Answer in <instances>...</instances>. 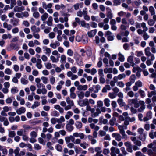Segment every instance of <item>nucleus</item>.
I'll return each mask as SVG.
<instances>
[{"label": "nucleus", "mask_w": 156, "mask_h": 156, "mask_svg": "<svg viewBox=\"0 0 156 156\" xmlns=\"http://www.w3.org/2000/svg\"><path fill=\"white\" fill-rule=\"evenodd\" d=\"M144 51L145 55L148 57H151L150 59H148L146 62V63L147 66H150L151 64V60L153 61L155 59L154 55L150 52V47H147Z\"/></svg>", "instance_id": "f257e3e1"}, {"label": "nucleus", "mask_w": 156, "mask_h": 156, "mask_svg": "<svg viewBox=\"0 0 156 156\" xmlns=\"http://www.w3.org/2000/svg\"><path fill=\"white\" fill-rule=\"evenodd\" d=\"M118 127L120 134L122 135V139H127V136L124 130L127 129V126L124 125H119Z\"/></svg>", "instance_id": "f03ea898"}, {"label": "nucleus", "mask_w": 156, "mask_h": 156, "mask_svg": "<svg viewBox=\"0 0 156 156\" xmlns=\"http://www.w3.org/2000/svg\"><path fill=\"white\" fill-rule=\"evenodd\" d=\"M66 101L68 105L65 107L64 109L66 111H67L71 108L74 105V103L73 101L69 97L66 98Z\"/></svg>", "instance_id": "7ed1b4c3"}, {"label": "nucleus", "mask_w": 156, "mask_h": 156, "mask_svg": "<svg viewBox=\"0 0 156 156\" xmlns=\"http://www.w3.org/2000/svg\"><path fill=\"white\" fill-rule=\"evenodd\" d=\"M85 136V134L83 133L75 132L73 133L72 136H73V139L74 138V137L76 138L79 137L80 139H84Z\"/></svg>", "instance_id": "20e7f679"}, {"label": "nucleus", "mask_w": 156, "mask_h": 156, "mask_svg": "<svg viewBox=\"0 0 156 156\" xmlns=\"http://www.w3.org/2000/svg\"><path fill=\"white\" fill-rule=\"evenodd\" d=\"M81 56L77 52H75L74 54V58L77 63L79 65L81 66L82 64L81 61L80 62V59Z\"/></svg>", "instance_id": "39448f33"}, {"label": "nucleus", "mask_w": 156, "mask_h": 156, "mask_svg": "<svg viewBox=\"0 0 156 156\" xmlns=\"http://www.w3.org/2000/svg\"><path fill=\"white\" fill-rule=\"evenodd\" d=\"M10 110V107L8 106H5L2 108V110L1 111L0 114L2 116H6L7 115L6 113Z\"/></svg>", "instance_id": "423d86ee"}, {"label": "nucleus", "mask_w": 156, "mask_h": 156, "mask_svg": "<svg viewBox=\"0 0 156 156\" xmlns=\"http://www.w3.org/2000/svg\"><path fill=\"white\" fill-rule=\"evenodd\" d=\"M112 137L114 138L115 140L118 141H120L121 140V137L119 133H114L112 134Z\"/></svg>", "instance_id": "0eeeda50"}, {"label": "nucleus", "mask_w": 156, "mask_h": 156, "mask_svg": "<svg viewBox=\"0 0 156 156\" xmlns=\"http://www.w3.org/2000/svg\"><path fill=\"white\" fill-rule=\"evenodd\" d=\"M26 111V108L23 107H21L16 111V113L19 115L23 114Z\"/></svg>", "instance_id": "6e6552de"}, {"label": "nucleus", "mask_w": 156, "mask_h": 156, "mask_svg": "<svg viewBox=\"0 0 156 156\" xmlns=\"http://www.w3.org/2000/svg\"><path fill=\"white\" fill-rule=\"evenodd\" d=\"M60 43L59 42L56 41L54 43H51L50 44V46L53 49H55L57 47L59 46Z\"/></svg>", "instance_id": "1a4fd4ad"}, {"label": "nucleus", "mask_w": 156, "mask_h": 156, "mask_svg": "<svg viewBox=\"0 0 156 156\" xmlns=\"http://www.w3.org/2000/svg\"><path fill=\"white\" fill-rule=\"evenodd\" d=\"M97 31L96 29L92 30L88 32L87 35L90 37H92L95 36Z\"/></svg>", "instance_id": "9d476101"}, {"label": "nucleus", "mask_w": 156, "mask_h": 156, "mask_svg": "<svg viewBox=\"0 0 156 156\" xmlns=\"http://www.w3.org/2000/svg\"><path fill=\"white\" fill-rule=\"evenodd\" d=\"M111 153L119 154L120 153V150L119 148L115 147H112L110 149Z\"/></svg>", "instance_id": "9b49d317"}, {"label": "nucleus", "mask_w": 156, "mask_h": 156, "mask_svg": "<svg viewBox=\"0 0 156 156\" xmlns=\"http://www.w3.org/2000/svg\"><path fill=\"white\" fill-rule=\"evenodd\" d=\"M41 62L42 61L40 59L38 58L37 59L36 66L39 69H41L42 67L43 66L41 64Z\"/></svg>", "instance_id": "f8f14e48"}, {"label": "nucleus", "mask_w": 156, "mask_h": 156, "mask_svg": "<svg viewBox=\"0 0 156 156\" xmlns=\"http://www.w3.org/2000/svg\"><path fill=\"white\" fill-rule=\"evenodd\" d=\"M116 119L114 117H112L109 120V124L111 126H113L115 124H117L116 123Z\"/></svg>", "instance_id": "ddd939ff"}, {"label": "nucleus", "mask_w": 156, "mask_h": 156, "mask_svg": "<svg viewBox=\"0 0 156 156\" xmlns=\"http://www.w3.org/2000/svg\"><path fill=\"white\" fill-rule=\"evenodd\" d=\"M31 30L33 33H37L39 32L40 30V29L39 27H37L35 25H33L31 27Z\"/></svg>", "instance_id": "4468645a"}, {"label": "nucleus", "mask_w": 156, "mask_h": 156, "mask_svg": "<svg viewBox=\"0 0 156 156\" xmlns=\"http://www.w3.org/2000/svg\"><path fill=\"white\" fill-rule=\"evenodd\" d=\"M83 2L77 3L73 5V7L75 10H77L79 9V7L82 8L83 7Z\"/></svg>", "instance_id": "2eb2a0df"}, {"label": "nucleus", "mask_w": 156, "mask_h": 156, "mask_svg": "<svg viewBox=\"0 0 156 156\" xmlns=\"http://www.w3.org/2000/svg\"><path fill=\"white\" fill-rule=\"evenodd\" d=\"M101 113V111L99 108H97L96 109V112L92 114V116L95 117L99 116V114Z\"/></svg>", "instance_id": "dca6fc26"}, {"label": "nucleus", "mask_w": 156, "mask_h": 156, "mask_svg": "<svg viewBox=\"0 0 156 156\" xmlns=\"http://www.w3.org/2000/svg\"><path fill=\"white\" fill-rule=\"evenodd\" d=\"M88 88V86L87 85H80L79 87L77 88V89L79 90H83L85 91Z\"/></svg>", "instance_id": "f3484780"}, {"label": "nucleus", "mask_w": 156, "mask_h": 156, "mask_svg": "<svg viewBox=\"0 0 156 156\" xmlns=\"http://www.w3.org/2000/svg\"><path fill=\"white\" fill-rule=\"evenodd\" d=\"M66 56L64 54L60 56V62L63 64L66 62Z\"/></svg>", "instance_id": "a211bd4d"}, {"label": "nucleus", "mask_w": 156, "mask_h": 156, "mask_svg": "<svg viewBox=\"0 0 156 156\" xmlns=\"http://www.w3.org/2000/svg\"><path fill=\"white\" fill-rule=\"evenodd\" d=\"M133 57L132 56H129L127 59V61L130 63L132 66H133L135 63L133 62Z\"/></svg>", "instance_id": "6ab92c4d"}, {"label": "nucleus", "mask_w": 156, "mask_h": 156, "mask_svg": "<svg viewBox=\"0 0 156 156\" xmlns=\"http://www.w3.org/2000/svg\"><path fill=\"white\" fill-rule=\"evenodd\" d=\"M3 27L7 29V30L9 31L12 28V26L11 25L8 24L6 22H4L3 23Z\"/></svg>", "instance_id": "aec40b11"}, {"label": "nucleus", "mask_w": 156, "mask_h": 156, "mask_svg": "<svg viewBox=\"0 0 156 156\" xmlns=\"http://www.w3.org/2000/svg\"><path fill=\"white\" fill-rule=\"evenodd\" d=\"M26 78L22 77L20 79V82L23 85H27L28 83V80L27 79V76H25Z\"/></svg>", "instance_id": "412c9836"}, {"label": "nucleus", "mask_w": 156, "mask_h": 156, "mask_svg": "<svg viewBox=\"0 0 156 156\" xmlns=\"http://www.w3.org/2000/svg\"><path fill=\"white\" fill-rule=\"evenodd\" d=\"M75 125L76 128L77 129L82 128L83 125L82 123L80 121H76L75 123Z\"/></svg>", "instance_id": "4be33fe9"}, {"label": "nucleus", "mask_w": 156, "mask_h": 156, "mask_svg": "<svg viewBox=\"0 0 156 156\" xmlns=\"http://www.w3.org/2000/svg\"><path fill=\"white\" fill-rule=\"evenodd\" d=\"M52 17L50 16L48 17V20L46 22L47 24L49 26H51L52 25Z\"/></svg>", "instance_id": "5701e85b"}, {"label": "nucleus", "mask_w": 156, "mask_h": 156, "mask_svg": "<svg viewBox=\"0 0 156 156\" xmlns=\"http://www.w3.org/2000/svg\"><path fill=\"white\" fill-rule=\"evenodd\" d=\"M99 122L100 123H101V124L103 123L104 124H106L108 122V120L106 119H104L103 117L102 116H101L99 117Z\"/></svg>", "instance_id": "b1692460"}, {"label": "nucleus", "mask_w": 156, "mask_h": 156, "mask_svg": "<svg viewBox=\"0 0 156 156\" xmlns=\"http://www.w3.org/2000/svg\"><path fill=\"white\" fill-rule=\"evenodd\" d=\"M80 146L83 149H85L88 147L89 144L85 142H83L81 143Z\"/></svg>", "instance_id": "393cba45"}, {"label": "nucleus", "mask_w": 156, "mask_h": 156, "mask_svg": "<svg viewBox=\"0 0 156 156\" xmlns=\"http://www.w3.org/2000/svg\"><path fill=\"white\" fill-rule=\"evenodd\" d=\"M147 133H144L142 135H139L138 138L142 141H144L146 139Z\"/></svg>", "instance_id": "a878e982"}, {"label": "nucleus", "mask_w": 156, "mask_h": 156, "mask_svg": "<svg viewBox=\"0 0 156 156\" xmlns=\"http://www.w3.org/2000/svg\"><path fill=\"white\" fill-rule=\"evenodd\" d=\"M50 59L53 63H57L59 61V59L56 58L55 56L51 55L50 56Z\"/></svg>", "instance_id": "bb28decb"}, {"label": "nucleus", "mask_w": 156, "mask_h": 156, "mask_svg": "<svg viewBox=\"0 0 156 156\" xmlns=\"http://www.w3.org/2000/svg\"><path fill=\"white\" fill-rule=\"evenodd\" d=\"M12 37V35L10 34H4L2 36V38L4 40H6L8 38L10 39Z\"/></svg>", "instance_id": "cd10ccee"}, {"label": "nucleus", "mask_w": 156, "mask_h": 156, "mask_svg": "<svg viewBox=\"0 0 156 156\" xmlns=\"http://www.w3.org/2000/svg\"><path fill=\"white\" fill-rule=\"evenodd\" d=\"M101 86L99 85L93 86V89H94V93H97L101 89Z\"/></svg>", "instance_id": "c85d7f7f"}, {"label": "nucleus", "mask_w": 156, "mask_h": 156, "mask_svg": "<svg viewBox=\"0 0 156 156\" xmlns=\"http://www.w3.org/2000/svg\"><path fill=\"white\" fill-rule=\"evenodd\" d=\"M117 102L120 107H123L125 105V103L123 101V99L122 98L118 99Z\"/></svg>", "instance_id": "c756f323"}, {"label": "nucleus", "mask_w": 156, "mask_h": 156, "mask_svg": "<svg viewBox=\"0 0 156 156\" xmlns=\"http://www.w3.org/2000/svg\"><path fill=\"white\" fill-rule=\"evenodd\" d=\"M48 14L46 13L45 12L41 16V20L44 22L48 18Z\"/></svg>", "instance_id": "7c9ffc66"}, {"label": "nucleus", "mask_w": 156, "mask_h": 156, "mask_svg": "<svg viewBox=\"0 0 156 156\" xmlns=\"http://www.w3.org/2000/svg\"><path fill=\"white\" fill-rule=\"evenodd\" d=\"M66 127L67 130L69 132H71L73 129V126L69 124H67Z\"/></svg>", "instance_id": "2f4dec72"}, {"label": "nucleus", "mask_w": 156, "mask_h": 156, "mask_svg": "<svg viewBox=\"0 0 156 156\" xmlns=\"http://www.w3.org/2000/svg\"><path fill=\"white\" fill-rule=\"evenodd\" d=\"M81 139L80 138H76L74 140V139L73 138V140H71V141L75 144H79L80 145L81 143Z\"/></svg>", "instance_id": "473e14b6"}, {"label": "nucleus", "mask_w": 156, "mask_h": 156, "mask_svg": "<svg viewBox=\"0 0 156 156\" xmlns=\"http://www.w3.org/2000/svg\"><path fill=\"white\" fill-rule=\"evenodd\" d=\"M110 101L109 99L106 98L104 100L105 105L107 107H109L110 106Z\"/></svg>", "instance_id": "72a5a7b5"}, {"label": "nucleus", "mask_w": 156, "mask_h": 156, "mask_svg": "<svg viewBox=\"0 0 156 156\" xmlns=\"http://www.w3.org/2000/svg\"><path fill=\"white\" fill-rule=\"evenodd\" d=\"M73 115V112L70 111H68L65 115V118L66 119H68Z\"/></svg>", "instance_id": "f704fd0d"}, {"label": "nucleus", "mask_w": 156, "mask_h": 156, "mask_svg": "<svg viewBox=\"0 0 156 156\" xmlns=\"http://www.w3.org/2000/svg\"><path fill=\"white\" fill-rule=\"evenodd\" d=\"M10 21L13 26H17L19 25V21L16 19L14 20L11 19Z\"/></svg>", "instance_id": "c9c22d12"}, {"label": "nucleus", "mask_w": 156, "mask_h": 156, "mask_svg": "<svg viewBox=\"0 0 156 156\" xmlns=\"http://www.w3.org/2000/svg\"><path fill=\"white\" fill-rule=\"evenodd\" d=\"M81 41L84 44H87L88 42V38L87 36L85 35L82 36Z\"/></svg>", "instance_id": "e433bc0d"}, {"label": "nucleus", "mask_w": 156, "mask_h": 156, "mask_svg": "<svg viewBox=\"0 0 156 156\" xmlns=\"http://www.w3.org/2000/svg\"><path fill=\"white\" fill-rule=\"evenodd\" d=\"M118 59L121 62H123L124 61L125 58L123 55L120 52L118 53Z\"/></svg>", "instance_id": "4c0bfd02"}, {"label": "nucleus", "mask_w": 156, "mask_h": 156, "mask_svg": "<svg viewBox=\"0 0 156 156\" xmlns=\"http://www.w3.org/2000/svg\"><path fill=\"white\" fill-rule=\"evenodd\" d=\"M40 105V103L38 101H35L34 102L32 106L31 107V108L32 109H34L36 107L39 106Z\"/></svg>", "instance_id": "58836bf2"}, {"label": "nucleus", "mask_w": 156, "mask_h": 156, "mask_svg": "<svg viewBox=\"0 0 156 156\" xmlns=\"http://www.w3.org/2000/svg\"><path fill=\"white\" fill-rule=\"evenodd\" d=\"M142 27L144 32L147 31L148 29L147 27L146 26V24L144 22H142L141 23V27Z\"/></svg>", "instance_id": "ea45409f"}, {"label": "nucleus", "mask_w": 156, "mask_h": 156, "mask_svg": "<svg viewBox=\"0 0 156 156\" xmlns=\"http://www.w3.org/2000/svg\"><path fill=\"white\" fill-rule=\"evenodd\" d=\"M84 92L83 91H80L77 94L78 97L80 99H83L84 97Z\"/></svg>", "instance_id": "a19ab883"}, {"label": "nucleus", "mask_w": 156, "mask_h": 156, "mask_svg": "<svg viewBox=\"0 0 156 156\" xmlns=\"http://www.w3.org/2000/svg\"><path fill=\"white\" fill-rule=\"evenodd\" d=\"M64 127V124L63 125L61 123H58L55 126V128L57 129H60L61 128H63Z\"/></svg>", "instance_id": "79ce46f5"}, {"label": "nucleus", "mask_w": 156, "mask_h": 156, "mask_svg": "<svg viewBox=\"0 0 156 156\" xmlns=\"http://www.w3.org/2000/svg\"><path fill=\"white\" fill-rule=\"evenodd\" d=\"M66 54L69 56L72 57L73 55V52L72 50L69 49L67 50Z\"/></svg>", "instance_id": "37998d69"}, {"label": "nucleus", "mask_w": 156, "mask_h": 156, "mask_svg": "<svg viewBox=\"0 0 156 156\" xmlns=\"http://www.w3.org/2000/svg\"><path fill=\"white\" fill-rule=\"evenodd\" d=\"M65 121V119L63 116H61L59 118H57V123H61L64 122Z\"/></svg>", "instance_id": "c03bdc74"}, {"label": "nucleus", "mask_w": 156, "mask_h": 156, "mask_svg": "<svg viewBox=\"0 0 156 156\" xmlns=\"http://www.w3.org/2000/svg\"><path fill=\"white\" fill-rule=\"evenodd\" d=\"M149 10L151 16H152V15H154V14H155V10L153 6H150L149 7Z\"/></svg>", "instance_id": "a18cd8bd"}, {"label": "nucleus", "mask_w": 156, "mask_h": 156, "mask_svg": "<svg viewBox=\"0 0 156 156\" xmlns=\"http://www.w3.org/2000/svg\"><path fill=\"white\" fill-rule=\"evenodd\" d=\"M73 139V136H67L65 137V140L66 142L67 143H69L71 139Z\"/></svg>", "instance_id": "49530a36"}, {"label": "nucleus", "mask_w": 156, "mask_h": 156, "mask_svg": "<svg viewBox=\"0 0 156 156\" xmlns=\"http://www.w3.org/2000/svg\"><path fill=\"white\" fill-rule=\"evenodd\" d=\"M137 100L136 99H132L128 100L129 104L131 105H134Z\"/></svg>", "instance_id": "de8ad7c7"}, {"label": "nucleus", "mask_w": 156, "mask_h": 156, "mask_svg": "<svg viewBox=\"0 0 156 156\" xmlns=\"http://www.w3.org/2000/svg\"><path fill=\"white\" fill-rule=\"evenodd\" d=\"M16 135L15 132L14 131H9L8 136L9 137L13 138Z\"/></svg>", "instance_id": "09e8293b"}, {"label": "nucleus", "mask_w": 156, "mask_h": 156, "mask_svg": "<svg viewBox=\"0 0 156 156\" xmlns=\"http://www.w3.org/2000/svg\"><path fill=\"white\" fill-rule=\"evenodd\" d=\"M41 79L43 83L45 84H47L48 82V80L47 77L45 76H42L41 77Z\"/></svg>", "instance_id": "8fccbe9b"}, {"label": "nucleus", "mask_w": 156, "mask_h": 156, "mask_svg": "<svg viewBox=\"0 0 156 156\" xmlns=\"http://www.w3.org/2000/svg\"><path fill=\"white\" fill-rule=\"evenodd\" d=\"M142 102L143 103V104L141 105L140 107L138 109V111L139 112H142L145 108V106L144 104V102L143 101H142Z\"/></svg>", "instance_id": "3c124183"}, {"label": "nucleus", "mask_w": 156, "mask_h": 156, "mask_svg": "<svg viewBox=\"0 0 156 156\" xmlns=\"http://www.w3.org/2000/svg\"><path fill=\"white\" fill-rule=\"evenodd\" d=\"M55 36V34L53 32L49 33L48 34V37L50 39H53Z\"/></svg>", "instance_id": "603ef678"}, {"label": "nucleus", "mask_w": 156, "mask_h": 156, "mask_svg": "<svg viewBox=\"0 0 156 156\" xmlns=\"http://www.w3.org/2000/svg\"><path fill=\"white\" fill-rule=\"evenodd\" d=\"M111 105L112 107V109L114 111H115V108L117 106V104L115 101H112L111 103Z\"/></svg>", "instance_id": "864d4df0"}, {"label": "nucleus", "mask_w": 156, "mask_h": 156, "mask_svg": "<svg viewBox=\"0 0 156 156\" xmlns=\"http://www.w3.org/2000/svg\"><path fill=\"white\" fill-rule=\"evenodd\" d=\"M137 131L138 134H139V135H140L145 133L144 132V129L142 128H139L137 129Z\"/></svg>", "instance_id": "5fc2aeb1"}, {"label": "nucleus", "mask_w": 156, "mask_h": 156, "mask_svg": "<svg viewBox=\"0 0 156 156\" xmlns=\"http://www.w3.org/2000/svg\"><path fill=\"white\" fill-rule=\"evenodd\" d=\"M45 66L46 68L48 69H50L52 68V65L50 62L45 63Z\"/></svg>", "instance_id": "6e6d98bb"}, {"label": "nucleus", "mask_w": 156, "mask_h": 156, "mask_svg": "<svg viewBox=\"0 0 156 156\" xmlns=\"http://www.w3.org/2000/svg\"><path fill=\"white\" fill-rule=\"evenodd\" d=\"M117 85L121 88H122L124 87L125 84L122 81H119L117 82Z\"/></svg>", "instance_id": "4d7b16f0"}, {"label": "nucleus", "mask_w": 156, "mask_h": 156, "mask_svg": "<svg viewBox=\"0 0 156 156\" xmlns=\"http://www.w3.org/2000/svg\"><path fill=\"white\" fill-rule=\"evenodd\" d=\"M145 32L143 34V37L144 40H147L150 38V36L146 32Z\"/></svg>", "instance_id": "13d9d810"}, {"label": "nucleus", "mask_w": 156, "mask_h": 156, "mask_svg": "<svg viewBox=\"0 0 156 156\" xmlns=\"http://www.w3.org/2000/svg\"><path fill=\"white\" fill-rule=\"evenodd\" d=\"M155 22L152 19H151L149 20L147 22L148 24L150 26H152L154 25L155 24Z\"/></svg>", "instance_id": "bf43d9fd"}, {"label": "nucleus", "mask_w": 156, "mask_h": 156, "mask_svg": "<svg viewBox=\"0 0 156 156\" xmlns=\"http://www.w3.org/2000/svg\"><path fill=\"white\" fill-rule=\"evenodd\" d=\"M108 96L112 99L115 98L116 96V95L114 93H110L108 94Z\"/></svg>", "instance_id": "052dcab7"}, {"label": "nucleus", "mask_w": 156, "mask_h": 156, "mask_svg": "<svg viewBox=\"0 0 156 156\" xmlns=\"http://www.w3.org/2000/svg\"><path fill=\"white\" fill-rule=\"evenodd\" d=\"M112 68H106L104 69V72L105 73H112Z\"/></svg>", "instance_id": "680f3d73"}, {"label": "nucleus", "mask_w": 156, "mask_h": 156, "mask_svg": "<svg viewBox=\"0 0 156 156\" xmlns=\"http://www.w3.org/2000/svg\"><path fill=\"white\" fill-rule=\"evenodd\" d=\"M156 94V91L153 90L150 92H148V96L149 97H151L153 95H155Z\"/></svg>", "instance_id": "e2e57ef3"}, {"label": "nucleus", "mask_w": 156, "mask_h": 156, "mask_svg": "<svg viewBox=\"0 0 156 156\" xmlns=\"http://www.w3.org/2000/svg\"><path fill=\"white\" fill-rule=\"evenodd\" d=\"M1 151H2L3 154L4 155H6L8 153V151L5 147L3 146Z\"/></svg>", "instance_id": "0e129e2a"}, {"label": "nucleus", "mask_w": 156, "mask_h": 156, "mask_svg": "<svg viewBox=\"0 0 156 156\" xmlns=\"http://www.w3.org/2000/svg\"><path fill=\"white\" fill-rule=\"evenodd\" d=\"M18 92V90L17 87H14L11 89V92L13 94H14L17 93Z\"/></svg>", "instance_id": "69168bd1"}, {"label": "nucleus", "mask_w": 156, "mask_h": 156, "mask_svg": "<svg viewBox=\"0 0 156 156\" xmlns=\"http://www.w3.org/2000/svg\"><path fill=\"white\" fill-rule=\"evenodd\" d=\"M5 73L8 75H11L12 72L11 70L9 68H7L5 69L4 71Z\"/></svg>", "instance_id": "338daca9"}, {"label": "nucleus", "mask_w": 156, "mask_h": 156, "mask_svg": "<svg viewBox=\"0 0 156 156\" xmlns=\"http://www.w3.org/2000/svg\"><path fill=\"white\" fill-rule=\"evenodd\" d=\"M44 48L46 51L45 53L46 54H49L51 53V50L50 48L45 47Z\"/></svg>", "instance_id": "774afa93"}]
</instances>
